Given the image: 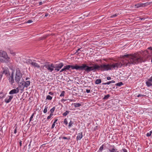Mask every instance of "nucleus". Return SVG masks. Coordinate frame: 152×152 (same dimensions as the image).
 Listing matches in <instances>:
<instances>
[{"mask_svg":"<svg viewBox=\"0 0 152 152\" xmlns=\"http://www.w3.org/2000/svg\"><path fill=\"white\" fill-rule=\"evenodd\" d=\"M49 94H50V95H53V92H49Z\"/></svg>","mask_w":152,"mask_h":152,"instance_id":"48","label":"nucleus"},{"mask_svg":"<svg viewBox=\"0 0 152 152\" xmlns=\"http://www.w3.org/2000/svg\"><path fill=\"white\" fill-rule=\"evenodd\" d=\"M117 15H118V14H115L114 15H113L112 16H110V17L111 18H115V17H116L117 16Z\"/></svg>","mask_w":152,"mask_h":152,"instance_id":"34","label":"nucleus"},{"mask_svg":"<svg viewBox=\"0 0 152 152\" xmlns=\"http://www.w3.org/2000/svg\"><path fill=\"white\" fill-rule=\"evenodd\" d=\"M70 137H67V140H69L70 139Z\"/></svg>","mask_w":152,"mask_h":152,"instance_id":"59","label":"nucleus"},{"mask_svg":"<svg viewBox=\"0 0 152 152\" xmlns=\"http://www.w3.org/2000/svg\"><path fill=\"white\" fill-rule=\"evenodd\" d=\"M62 138L64 139H66L67 140V137H62Z\"/></svg>","mask_w":152,"mask_h":152,"instance_id":"50","label":"nucleus"},{"mask_svg":"<svg viewBox=\"0 0 152 152\" xmlns=\"http://www.w3.org/2000/svg\"><path fill=\"white\" fill-rule=\"evenodd\" d=\"M7 55L6 53L2 50H0V57H3L6 58Z\"/></svg>","mask_w":152,"mask_h":152,"instance_id":"7","label":"nucleus"},{"mask_svg":"<svg viewBox=\"0 0 152 152\" xmlns=\"http://www.w3.org/2000/svg\"><path fill=\"white\" fill-rule=\"evenodd\" d=\"M66 101V100H65L64 99H62L61 100L62 101Z\"/></svg>","mask_w":152,"mask_h":152,"instance_id":"57","label":"nucleus"},{"mask_svg":"<svg viewBox=\"0 0 152 152\" xmlns=\"http://www.w3.org/2000/svg\"><path fill=\"white\" fill-rule=\"evenodd\" d=\"M115 152H118V151H115Z\"/></svg>","mask_w":152,"mask_h":152,"instance_id":"63","label":"nucleus"},{"mask_svg":"<svg viewBox=\"0 0 152 152\" xmlns=\"http://www.w3.org/2000/svg\"><path fill=\"white\" fill-rule=\"evenodd\" d=\"M17 91L15 89H13L12 90L9 92V94H17Z\"/></svg>","mask_w":152,"mask_h":152,"instance_id":"13","label":"nucleus"},{"mask_svg":"<svg viewBox=\"0 0 152 152\" xmlns=\"http://www.w3.org/2000/svg\"><path fill=\"white\" fill-rule=\"evenodd\" d=\"M9 99H7L6 98L4 100V101L6 103H9L12 100V99L13 98V96H9Z\"/></svg>","mask_w":152,"mask_h":152,"instance_id":"10","label":"nucleus"},{"mask_svg":"<svg viewBox=\"0 0 152 152\" xmlns=\"http://www.w3.org/2000/svg\"><path fill=\"white\" fill-rule=\"evenodd\" d=\"M151 133H150V132L147 133L146 134V136L147 137H149L151 136Z\"/></svg>","mask_w":152,"mask_h":152,"instance_id":"36","label":"nucleus"},{"mask_svg":"<svg viewBox=\"0 0 152 152\" xmlns=\"http://www.w3.org/2000/svg\"><path fill=\"white\" fill-rule=\"evenodd\" d=\"M48 14H46L45 15V17H47L48 16Z\"/></svg>","mask_w":152,"mask_h":152,"instance_id":"58","label":"nucleus"},{"mask_svg":"<svg viewBox=\"0 0 152 152\" xmlns=\"http://www.w3.org/2000/svg\"><path fill=\"white\" fill-rule=\"evenodd\" d=\"M2 74V73L1 74H0V81H1V78L2 77V74Z\"/></svg>","mask_w":152,"mask_h":152,"instance_id":"42","label":"nucleus"},{"mask_svg":"<svg viewBox=\"0 0 152 152\" xmlns=\"http://www.w3.org/2000/svg\"><path fill=\"white\" fill-rule=\"evenodd\" d=\"M137 20H144L145 19V18H140V17H138L137 18Z\"/></svg>","mask_w":152,"mask_h":152,"instance_id":"29","label":"nucleus"},{"mask_svg":"<svg viewBox=\"0 0 152 152\" xmlns=\"http://www.w3.org/2000/svg\"><path fill=\"white\" fill-rule=\"evenodd\" d=\"M124 84L122 82H120L119 83H117L115 84L116 86H121L123 85Z\"/></svg>","mask_w":152,"mask_h":152,"instance_id":"19","label":"nucleus"},{"mask_svg":"<svg viewBox=\"0 0 152 152\" xmlns=\"http://www.w3.org/2000/svg\"><path fill=\"white\" fill-rule=\"evenodd\" d=\"M64 65L63 63L61 62L56 64H53V63L49 64L48 63H46L42 66L45 67L48 71L52 72L53 70L55 72L59 71Z\"/></svg>","mask_w":152,"mask_h":152,"instance_id":"3","label":"nucleus"},{"mask_svg":"<svg viewBox=\"0 0 152 152\" xmlns=\"http://www.w3.org/2000/svg\"><path fill=\"white\" fill-rule=\"evenodd\" d=\"M24 87L27 88L30 85V82L29 81H24Z\"/></svg>","mask_w":152,"mask_h":152,"instance_id":"12","label":"nucleus"},{"mask_svg":"<svg viewBox=\"0 0 152 152\" xmlns=\"http://www.w3.org/2000/svg\"><path fill=\"white\" fill-rule=\"evenodd\" d=\"M14 71H12L11 73H10L8 69L7 68L6 69H4L2 72V74H4L9 80V82L10 84L12 85L14 83Z\"/></svg>","mask_w":152,"mask_h":152,"instance_id":"4","label":"nucleus"},{"mask_svg":"<svg viewBox=\"0 0 152 152\" xmlns=\"http://www.w3.org/2000/svg\"><path fill=\"white\" fill-rule=\"evenodd\" d=\"M22 74L21 73L20 70L18 69H16V70L15 80L17 83H19V82L22 77Z\"/></svg>","mask_w":152,"mask_h":152,"instance_id":"5","label":"nucleus"},{"mask_svg":"<svg viewBox=\"0 0 152 152\" xmlns=\"http://www.w3.org/2000/svg\"><path fill=\"white\" fill-rule=\"evenodd\" d=\"M117 151V149H115V151Z\"/></svg>","mask_w":152,"mask_h":152,"instance_id":"61","label":"nucleus"},{"mask_svg":"<svg viewBox=\"0 0 152 152\" xmlns=\"http://www.w3.org/2000/svg\"><path fill=\"white\" fill-rule=\"evenodd\" d=\"M113 148L111 149H109V151L110 152H115V147L114 146H113Z\"/></svg>","mask_w":152,"mask_h":152,"instance_id":"23","label":"nucleus"},{"mask_svg":"<svg viewBox=\"0 0 152 152\" xmlns=\"http://www.w3.org/2000/svg\"><path fill=\"white\" fill-rule=\"evenodd\" d=\"M145 96V95L144 94H140L137 96V97H138L140 96Z\"/></svg>","mask_w":152,"mask_h":152,"instance_id":"32","label":"nucleus"},{"mask_svg":"<svg viewBox=\"0 0 152 152\" xmlns=\"http://www.w3.org/2000/svg\"><path fill=\"white\" fill-rule=\"evenodd\" d=\"M48 108V107L47 106H45V108L43 110V112L44 113H45L47 112Z\"/></svg>","mask_w":152,"mask_h":152,"instance_id":"27","label":"nucleus"},{"mask_svg":"<svg viewBox=\"0 0 152 152\" xmlns=\"http://www.w3.org/2000/svg\"><path fill=\"white\" fill-rule=\"evenodd\" d=\"M55 110V107H53L51 109H50V113H53Z\"/></svg>","mask_w":152,"mask_h":152,"instance_id":"25","label":"nucleus"},{"mask_svg":"<svg viewBox=\"0 0 152 152\" xmlns=\"http://www.w3.org/2000/svg\"><path fill=\"white\" fill-rule=\"evenodd\" d=\"M32 22H33V21H32L31 20H29L27 22V23H30Z\"/></svg>","mask_w":152,"mask_h":152,"instance_id":"37","label":"nucleus"},{"mask_svg":"<svg viewBox=\"0 0 152 152\" xmlns=\"http://www.w3.org/2000/svg\"><path fill=\"white\" fill-rule=\"evenodd\" d=\"M17 132V130L16 129H15L14 131V133L15 134Z\"/></svg>","mask_w":152,"mask_h":152,"instance_id":"54","label":"nucleus"},{"mask_svg":"<svg viewBox=\"0 0 152 152\" xmlns=\"http://www.w3.org/2000/svg\"><path fill=\"white\" fill-rule=\"evenodd\" d=\"M19 143L20 145V147L21 146H22V141L20 140L19 141Z\"/></svg>","mask_w":152,"mask_h":152,"instance_id":"39","label":"nucleus"},{"mask_svg":"<svg viewBox=\"0 0 152 152\" xmlns=\"http://www.w3.org/2000/svg\"><path fill=\"white\" fill-rule=\"evenodd\" d=\"M110 83H115V81L113 80H112L111 81H110Z\"/></svg>","mask_w":152,"mask_h":152,"instance_id":"45","label":"nucleus"},{"mask_svg":"<svg viewBox=\"0 0 152 152\" xmlns=\"http://www.w3.org/2000/svg\"><path fill=\"white\" fill-rule=\"evenodd\" d=\"M104 145H102L99 148L97 152H102L104 148Z\"/></svg>","mask_w":152,"mask_h":152,"instance_id":"15","label":"nucleus"},{"mask_svg":"<svg viewBox=\"0 0 152 152\" xmlns=\"http://www.w3.org/2000/svg\"><path fill=\"white\" fill-rule=\"evenodd\" d=\"M82 49V48H81L78 49L76 50V51L75 53V54H76L77 55L79 54L80 53V52H78L79 51H83Z\"/></svg>","mask_w":152,"mask_h":152,"instance_id":"16","label":"nucleus"},{"mask_svg":"<svg viewBox=\"0 0 152 152\" xmlns=\"http://www.w3.org/2000/svg\"><path fill=\"white\" fill-rule=\"evenodd\" d=\"M51 118V117L49 115L48 116V117L47 118V119L48 120L49 119H50Z\"/></svg>","mask_w":152,"mask_h":152,"instance_id":"47","label":"nucleus"},{"mask_svg":"<svg viewBox=\"0 0 152 152\" xmlns=\"http://www.w3.org/2000/svg\"><path fill=\"white\" fill-rule=\"evenodd\" d=\"M123 59L120 61L113 63L112 64H103L99 65L97 64L92 63L89 64L92 66V71L96 70L107 71L114 69L117 70L122 66H130L132 64H137L139 63L145 62V60L138 54H127L122 56Z\"/></svg>","mask_w":152,"mask_h":152,"instance_id":"1","label":"nucleus"},{"mask_svg":"<svg viewBox=\"0 0 152 152\" xmlns=\"http://www.w3.org/2000/svg\"><path fill=\"white\" fill-rule=\"evenodd\" d=\"M52 99V97L50 96V95H48L46 97V99H48L49 100H51Z\"/></svg>","mask_w":152,"mask_h":152,"instance_id":"24","label":"nucleus"},{"mask_svg":"<svg viewBox=\"0 0 152 152\" xmlns=\"http://www.w3.org/2000/svg\"><path fill=\"white\" fill-rule=\"evenodd\" d=\"M30 145H31L30 144H29V145H28L29 147H30Z\"/></svg>","mask_w":152,"mask_h":152,"instance_id":"62","label":"nucleus"},{"mask_svg":"<svg viewBox=\"0 0 152 152\" xmlns=\"http://www.w3.org/2000/svg\"><path fill=\"white\" fill-rule=\"evenodd\" d=\"M53 113H50V115L51 117L53 115Z\"/></svg>","mask_w":152,"mask_h":152,"instance_id":"53","label":"nucleus"},{"mask_svg":"<svg viewBox=\"0 0 152 152\" xmlns=\"http://www.w3.org/2000/svg\"><path fill=\"white\" fill-rule=\"evenodd\" d=\"M64 122L66 125H67L68 122L66 118L64 119Z\"/></svg>","mask_w":152,"mask_h":152,"instance_id":"31","label":"nucleus"},{"mask_svg":"<svg viewBox=\"0 0 152 152\" xmlns=\"http://www.w3.org/2000/svg\"><path fill=\"white\" fill-rule=\"evenodd\" d=\"M73 123L71 121H70V122L69 123L68 126L69 127H70L72 126V124Z\"/></svg>","mask_w":152,"mask_h":152,"instance_id":"26","label":"nucleus"},{"mask_svg":"<svg viewBox=\"0 0 152 152\" xmlns=\"http://www.w3.org/2000/svg\"><path fill=\"white\" fill-rule=\"evenodd\" d=\"M29 79V78H28V77H26V80H28V79Z\"/></svg>","mask_w":152,"mask_h":152,"instance_id":"56","label":"nucleus"},{"mask_svg":"<svg viewBox=\"0 0 152 152\" xmlns=\"http://www.w3.org/2000/svg\"><path fill=\"white\" fill-rule=\"evenodd\" d=\"M3 61V60L1 58H0V61L2 62Z\"/></svg>","mask_w":152,"mask_h":152,"instance_id":"55","label":"nucleus"},{"mask_svg":"<svg viewBox=\"0 0 152 152\" xmlns=\"http://www.w3.org/2000/svg\"><path fill=\"white\" fill-rule=\"evenodd\" d=\"M83 132H81L78 134V135L76 137V140L77 141L80 140L83 137Z\"/></svg>","mask_w":152,"mask_h":152,"instance_id":"8","label":"nucleus"},{"mask_svg":"<svg viewBox=\"0 0 152 152\" xmlns=\"http://www.w3.org/2000/svg\"><path fill=\"white\" fill-rule=\"evenodd\" d=\"M145 6V3H138L135 5V6L136 8H138L141 7H144Z\"/></svg>","mask_w":152,"mask_h":152,"instance_id":"9","label":"nucleus"},{"mask_svg":"<svg viewBox=\"0 0 152 152\" xmlns=\"http://www.w3.org/2000/svg\"><path fill=\"white\" fill-rule=\"evenodd\" d=\"M150 133L151 134H152V131H150Z\"/></svg>","mask_w":152,"mask_h":152,"instance_id":"60","label":"nucleus"},{"mask_svg":"<svg viewBox=\"0 0 152 152\" xmlns=\"http://www.w3.org/2000/svg\"><path fill=\"white\" fill-rule=\"evenodd\" d=\"M107 79L108 80H110L111 79V78L110 77H107Z\"/></svg>","mask_w":152,"mask_h":152,"instance_id":"44","label":"nucleus"},{"mask_svg":"<svg viewBox=\"0 0 152 152\" xmlns=\"http://www.w3.org/2000/svg\"><path fill=\"white\" fill-rule=\"evenodd\" d=\"M69 112L70 111H68V110H66V111L65 112H64L63 114L62 115L64 116H66L68 115V114L69 113Z\"/></svg>","mask_w":152,"mask_h":152,"instance_id":"21","label":"nucleus"},{"mask_svg":"<svg viewBox=\"0 0 152 152\" xmlns=\"http://www.w3.org/2000/svg\"><path fill=\"white\" fill-rule=\"evenodd\" d=\"M110 84V81H108L107 83H102V85H109Z\"/></svg>","mask_w":152,"mask_h":152,"instance_id":"30","label":"nucleus"},{"mask_svg":"<svg viewBox=\"0 0 152 152\" xmlns=\"http://www.w3.org/2000/svg\"><path fill=\"white\" fill-rule=\"evenodd\" d=\"M65 93V91H62L61 92V94L60 95V96L62 97L63 96H64Z\"/></svg>","mask_w":152,"mask_h":152,"instance_id":"28","label":"nucleus"},{"mask_svg":"<svg viewBox=\"0 0 152 152\" xmlns=\"http://www.w3.org/2000/svg\"><path fill=\"white\" fill-rule=\"evenodd\" d=\"M35 114V113L34 112L33 114L32 115H31V117H30V119H29V123H30V121H31L32 120V119H33V117H34V114Z\"/></svg>","mask_w":152,"mask_h":152,"instance_id":"22","label":"nucleus"},{"mask_svg":"<svg viewBox=\"0 0 152 152\" xmlns=\"http://www.w3.org/2000/svg\"><path fill=\"white\" fill-rule=\"evenodd\" d=\"M86 92L88 93L90 92V90H88V89H86Z\"/></svg>","mask_w":152,"mask_h":152,"instance_id":"43","label":"nucleus"},{"mask_svg":"<svg viewBox=\"0 0 152 152\" xmlns=\"http://www.w3.org/2000/svg\"><path fill=\"white\" fill-rule=\"evenodd\" d=\"M122 150L123 151V152H127V150L125 148H123Z\"/></svg>","mask_w":152,"mask_h":152,"instance_id":"40","label":"nucleus"},{"mask_svg":"<svg viewBox=\"0 0 152 152\" xmlns=\"http://www.w3.org/2000/svg\"><path fill=\"white\" fill-rule=\"evenodd\" d=\"M43 4V2L42 1H40V2H39V5H41L42 4Z\"/></svg>","mask_w":152,"mask_h":152,"instance_id":"51","label":"nucleus"},{"mask_svg":"<svg viewBox=\"0 0 152 152\" xmlns=\"http://www.w3.org/2000/svg\"><path fill=\"white\" fill-rule=\"evenodd\" d=\"M65 71H66L65 70V69H64V67L63 68H62V69H61V70L60 71V72H65Z\"/></svg>","mask_w":152,"mask_h":152,"instance_id":"33","label":"nucleus"},{"mask_svg":"<svg viewBox=\"0 0 152 152\" xmlns=\"http://www.w3.org/2000/svg\"><path fill=\"white\" fill-rule=\"evenodd\" d=\"M151 62H152V59H151Z\"/></svg>","mask_w":152,"mask_h":152,"instance_id":"64","label":"nucleus"},{"mask_svg":"<svg viewBox=\"0 0 152 152\" xmlns=\"http://www.w3.org/2000/svg\"><path fill=\"white\" fill-rule=\"evenodd\" d=\"M15 90H16L17 93L19 92V90L18 88V87L17 88H16V89H15Z\"/></svg>","mask_w":152,"mask_h":152,"instance_id":"41","label":"nucleus"},{"mask_svg":"<svg viewBox=\"0 0 152 152\" xmlns=\"http://www.w3.org/2000/svg\"><path fill=\"white\" fill-rule=\"evenodd\" d=\"M25 87H22V88H21L20 89L21 90L23 91H24V88Z\"/></svg>","mask_w":152,"mask_h":152,"instance_id":"49","label":"nucleus"},{"mask_svg":"<svg viewBox=\"0 0 152 152\" xmlns=\"http://www.w3.org/2000/svg\"><path fill=\"white\" fill-rule=\"evenodd\" d=\"M55 123H53V124L52 126L51 127V129H53L54 126H55Z\"/></svg>","mask_w":152,"mask_h":152,"instance_id":"35","label":"nucleus"},{"mask_svg":"<svg viewBox=\"0 0 152 152\" xmlns=\"http://www.w3.org/2000/svg\"><path fill=\"white\" fill-rule=\"evenodd\" d=\"M148 81H150V82H152V76L150 78H149L148 79Z\"/></svg>","mask_w":152,"mask_h":152,"instance_id":"38","label":"nucleus"},{"mask_svg":"<svg viewBox=\"0 0 152 152\" xmlns=\"http://www.w3.org/2000/svg\"><path fill=\"white\" fill-rule=\"evenodd\" d=\"M110 96L109 94H107L105 95L103 98V99L104 100L107 99L110 97Z\"/></svg>","mask_w":152,"mask_h":152,"instance_id":"20","label":"nucleus"},{"mask_svg":"<svg viewBox=\"0 0 152 152\" xmlns=\"http://www.w3.org/2000/svg\"><path fill=\"white\" fill-rule=\"evenodd\" d=\"M57 121H58V119H56L55 120V121H54L53 123H55Z\"/></svg>","mask_w":152,"mask_h":152,"instance_id":"52","label":"nucleus"},{"mask_svg":"<svg viewBox=\"0 0 152 152\" xmlns=\"http://www.w3.org/2000/svg\"><path fill=\"white\" fill-rule=\"evenodd\" d=\"M150 81H146V84L148 87H150L152 86V84L150 82Z\"/></svg>","mask_w":152,"mask_h":152,"instance_id":"18","label":"nucleus"},{"mask_svg":"<svg viewBox=\"0 0 152 152\" xmlns=\"http://www.w3.org/2000/svg\"><path fill=\"white\" fill-rule=\"evenodd\" d=\"M74 105L76 107H79L81 106V104L80 103H74Z\"/></svg>","mask_w":152,"mask_h":152,"instance_id":"17","label":"nucleus"},{"mask_svg":"<svg viewBox=\"0 0 152 152\" xmlns=\"http://www.w3.org/2000/svg\"><path fill=\"white\" fill-rule=\"evenodd\" d=\"M101 83V79H97L95 81V83L96 84H98Z\"/></svg>","mask_w":152,"mask_h":152,"instance_id":"14","label":"nucleus"},{"mask_svg":"<svg viewBox=\"0 0 152 152\" xmlns=\"http://www.w3.org/2000/svg\"><path fill=\"white\" fill-rule=\"evenodd\" d=\"M66 71L67 70H69L70 68L72 69H76L78 70L85 71V72L87 73L92 71V66H89L85 64H83L81 66H79L78 64H76L75 65H67L64 67Z\"/></svg>","mask_w":152,"mask_h":152,"instance_id":"2","label":"nucleus"},{"mask_svg":"<svg viewBox=\"0 0 152 152\" xmlns=\"http://www.w3.org/2000/svg\"><path fill=\"white\" fill-rule=\"evenodd\" d=\"M148 49L152 51V47H149L148 48Z\"/></svg>","mask_w":152,"mask_h":152,"instance_id":"46","label":"nucleus"},{"mask_svg":"<svg viewBox=\"0 0 152 152\" xmlns=\"http://www.w3.org/2000/svg\"><path fill=\"white\" fill-rule=\"evenodd\" d=\"M18 84L20 88H22V87H24V81H22L20 82H19V83H17Z\"/></svg>","mask_w":152,"mask_h":152,"instance_id":"11","label":"nucleus"},{"mask_svg":"<svg viewBox=\"0 0 152 152\" xmlns=\"http://www.w3.org/2000/svg\"><path fill=\"white\" fill-rule=\"evenodd\" d=\"M35 61L34 60H31V59H28L27 60L26 63L28 64H29L31 65L32 66L34 67V68H36L37 69L40 68L39 65L37 63L35 62Z\"/></svg>","mask_w":152,"mask_h":152,"instance_id":"6","label":"nucleus"}]
</instances>
